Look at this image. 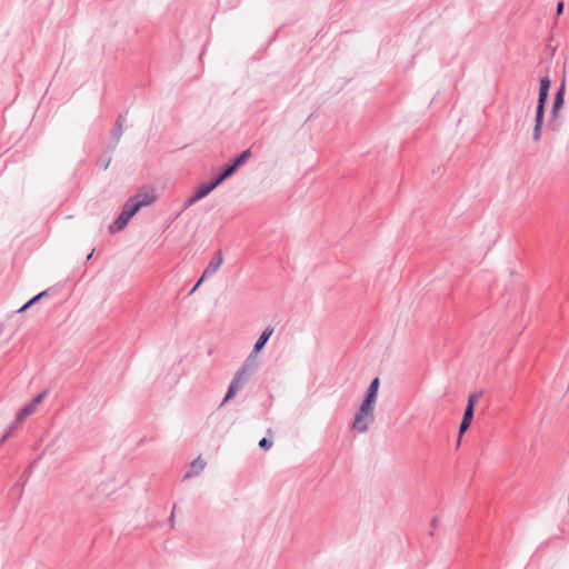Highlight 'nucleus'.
<instances>
[{"label": "nucleus", "instance_id": "obj_1", "mask_svg": "<svg viewBox=\"0 0 569 569\" xmlns=\"http://www.w3.org/2000/svg\"><path fill=\"white\" fill-rule=\"evenodd\" d=\"M156 200L152 194H137L131 197L123 206L119 217L109 226L111 233H117L126 228L130 219L143 207L151 204Z\"/></svg>", "mask_w": 569, "mask_h": 569}, {"label": "nucleus", "instance_id": "obj_2", "mask_svg": "<svg viewBox=\"0 0 569 569\" xmlns=\"http://www.w3.org/2000/svg\"><path fill=\"white\" fill-rule=\"evenodd\" d=\"M224 180H227L226 176L222 172H220L211 181L200 183L197 187L194 193L192 196H190L188 199H186V201L183 202V206H182V210L188 209L189 207L193 206L196 202L206 198L211 191H213Z\"/></svg>", "mask_w": 569, "mask_h": 569}, {"label": "nucleus", "instance_id": "obj_3", "mask_svg": "<svg viewBox=\"0 0 569 569\" xmlns=\"http://www.w3.org/2000/svg\"><path fill=\"white\" fill-rule=\"evenodd\" d=\"M375 418V402L363 399L360 409L356 413L352 428L358 432H366Z\"/></svg>", "mask_w": 569, "mask_h": 569}, {"label": "nucleus", "instance_id": "obj_4", "mask_svg": "<svg viewBox=\"0 0 569 569\" xmlns=\"http://www.w3.org/2000/svg\"><path fill=\"white\" fill-rule=\"evenodd\" d=\"M250 377L251 376L238 370L229 385L228 391L221 406L224 405L230 399H232L247 385Z\"/></svg>", "mask_w": 569, "mask_h": 569}, {"label": "nucleus", "instance_id": "obj_5", "mask_svg": "<svg viewBox=\"0 0 569 569\" xmlns=\"http://www.w3.org/2000/svg\"><path fill=\"white\" fill-rule=\"evenodd\" d=\"M548 96H549V91L539 90L538 106H537V110H536V124H535L533 134H532L535 140H538L541 136V126H542V121H543L545 108H546V103L548 101Z\"/></svg>", "mask_w": 569, "mask_h": 569}, {"label": "nucleus", "instance_id": "obj_6", "mask_svg": "<svg viewBox=\"0 0 569 569\" xmlns=\"http://www.w3.org/2000/svg\"><path fill=\"white\" fill-rule=\"evenodd\" d=\"M252 156L251 150L247 149L242 151L239 156H237L230 163H228L223 169L222 173L228 179L231 177L240 167H242Z\"/></svg>", "mask_w": 569, "mask_h": 569}, {"label": "nucleus", "instance_id": "obj_7", "mask_svg": "<svg viewBox=\"0 0 569 569\" xmlns=\"http://www.w3.org/2000/svg\"><path fill=\"white\" fill-rule=\"evenodd\" d=\"M47 395V391H42L40 392L37 397L33 398V400L31 402H29L27 406H24L18 413V420L21 421L23 419H26L28 416L32 415L38 405L42 402V400L44 399Z\"/></svg>", "mask_w": 569, "mask_h": 569}, {"label": "nucleus", "instance_id": "obj_8", "mask_svg": "<svg viewBox=\"0 0 569 569\" xmlns=\"http://www.w3.org/2000/svg\"><path fill=\"white\" fill-rule=\"evenodd\" d=\"M223 263V256H222V252L221 250H218L211 261L209 262V264L207 266V268L204 269L203 273H202V279H206L212 274H214L218 269L221 267V264Z\"/></svg>", "mask_w": 569, "mask_h": 569}, {"label": "nucleus", "instance_id": "obj_9", "mask_svg": "<svg viewBox=\"0 0 569 569\" xmlns=\"http://www.w3.org/2000/svg\"><path fill=\"white\" fill-rule=\"evenodd\" d=\"M206 465H207L206 461L201 457L196 458L191 462L189 471L186 473V476L183 478L188 479V478L196 477V476L200 475L203 471V469L206 468Z\"/></svg>", "mask_w": 569, "mask_h": 569}, {"label": "nucleus", "instance_id": "obj_10", "mask_svg": "<svg viewBox=\"0 0 569 569\" xmlns=\"http://www.w3.org/2000/svg\"><path fill=\"white\" fill-rule=\"evenodd\" d=\"M273 333V328L272 327H267L262 333L260 335V337L258 338V340L256 341L254 346H253V353H259L263 347L266 346V343L268 342L269 338L271 337V335Z\"/></svg>", "mask_w": 569, "mask_h": 569}, {"label": "nucleus", "instance_id": "obj_11", "mask_svg": "<svg viewBox=\"0 0 569 569\" xmlns=\"http://www.w3.org/2000/svg\"><path fill=\"white\" fill-rule=\"evenodd\" d=\"M257 356L251 351L239 370L251 376L258 367Z\"/></svg>", "mask_w": 569, "mask_h": 569}, {"label": "nucleus", "instance_id": "obj_12", "mask_svg": "<svg viewBox=\"0 0 569 569\" xmlns=\"http://www.w3.org/2000/svg\"><path fill=\"white\" fill-rule=\"evenodd\" d=\"M563 97H565V83L562 82L561 86L559 87V89L556 93L555 100H553L552 110H551L552 118H557V113L563 104Z\"/></svg>", "mask_w": 569, "mask_h": 569}, {"label": "nucleus", "instance_id": "obj_13", "mask_svg": "<svg viewBox=\"0 0 569 569\" xmlns=\"http://www.w3.org/2000/svg\"><path fill=\"white\" fill-rule=\"evenodd\" d=\"M379 385H380L379 378H375L371 381V383L367 390L366 397H365L366 400H370L376 403Z\"/></svg>", "mask_w": 569, "mask_h": 569}, {"label": "nucleus", "instance_id": "obj_14", "mask_svg": "<svg viewBox=\"0 0 569 569\" xmlns=\"http://www.w3.org/2000/svg\"><path fill=\"white\" fill-rule=\"evenodd\" d=\"M124 117L120 116L116 122L114 128L111 131V137L114 140H119L122 136V128H123Z\"/></svg>", "mask_w": 569, "mask_h": 569}, {"label": "nucleus", "instance_id": "obj_15", "mask_svg": "<svg viewBox=\"0 0 569 569\" xmlns=\"http://www.w3.org/2000/svg\"><path fill=\"white\" fill-rule=\"evenodd\" d=\"M550 83H551V81H550V79H549V77H548V76L542 77V78L540 79V88H539V90H541V91H549V89H550Z\"/></svg>", "mask_w": 569, "mask_h": 569}, {"label": "nucleus", "instance_id": "obj_16", "mask_svg": "<svg viewBox=\"0 0 569 569\" xmlns=\"http://www.w3.org/2000/svg\"><path fill=\"white\" fill-rule=\"evenodd\" d=\"M259 447L261 449H264V450H268L272 447V441L268 438H262L260 441H259Z\"/></svg>", "mask_w": 569, "mask_h": 569}, {"label": "nucleus", "instance_id": "obj_17", "mask_svg": "<svg viewBox=\"0 0 569 569\" xmlns=\"http://www.w3.org/2000/svg\"><path fill=\"white\" fill-rule=\"evenodd\" d=\"M473 412H475V408H472V405H467V407L465 409L463 417L472 419L473 418Z\"/></svg>", "mask_w": 569, "mask_h": 569}, {"label": "nucleus", "instance_id": "obj_18", "mask_svg": "<svg viewBox=\"0 0 569 569\" xmlns=\"http://www.w3.org/2000/svg\"><path fill=\"white\" fill-rule=\"evenodd\" d=\"M13 429V426L10 427V429L2 436L0 439V447L7 441V439L10 437L11 431Z\"/></svg>", "mask_w": 569, "mask_h": 569}, {"label": "nucleus", "instance_id": "obj_19", "mask_svg": "<svg viewBox=\"0 0 569 569\" xmlns=\"http://www.w3.org/2000/svg\"><path fill=\"white\" fill-rule=\"evenodd\" d=\"M47 291H42L40 293H38L37 296H34L33 298H31V302L36 303L38 302L40 299H42L43 297L47 296Z\"/></svg>", "mask_w": 569, "mask_h": 569}, {"label": "nucleus", "instance_id": "obj_20", "mask_svg": "<svg viewBox=\"0 0 569 569\" xmlns=\"http://www.w3.org/2000/svg\"><path fill=\"white\" fill-rule=\"evenodd\" d=\"M563 9H565V3L562 1H559L557 3V9H556L557 16H560L563 12Z\"/></svg>", "mask_w": 569, "mask_h": 569}, {"label": "nucleus", "instance_id": "obj_21", "mask_svg": "<svg viewBox=\"0 0 569 569\" xmlns=\"http://www.w3.org/2000/svg\"><path fill=\"white\" fill-rule=\"evenodd\" d=\"M479 398L478 395H471L468 399V405H472V408H475V403L477 401V399Z\"/></svg>", "mask_w": 569, "mask_h": 569}, {"label": "nucleus", "instance_id": "obj_22", "mask_svg": "<svg viewBox=\"0 0 569 569\" xmlns=\"http://www.w3.org/2000/svg\"><path fill=\"white\" fill-rule=\"evenodd\" d=\"M468 428H469V425L461 422L460 427H459V433L460 435L465 433Z\"/></svg>", "mask_w": 569, "mask_h": 569}, {"label": "nucleus", "instance_id": "obj_23", "mask_svg": "<svg viewBox=\"0 0 569 569\" xmlns=\"http://www.w3.org/2000/svg\"><path fill=\"white\" fill-rule=\"evenodd\" d=\"M204 279H202V277L199 279V281L193 286V288L191 289L190 293H193L198 288L199 286L201 284V282L203 281Z\"/></svg>", "mask_w": 569, "mask_h": 569}, {"label": "nucleus", "instance_id": "obj_24", "mask_svg": "<svg viewBox=\"0 0 569 569\" xmlns=\"http://www.w3.org/2000/svg\"><path fill=\"white\" fill-rule=\"evenodd\" d=\"M471 420H472V419H469V418H467V417H463L461 422L467 423V425H469V426H470Z\"/></svg>", "mask_w": 569, "mask_h": 569}, {"label": "nucleus", "instance_id": "obj_25", "mask_svg": "<svg viewBox=\"0 0 569 569\" xmlns=\"http://www.w3.org/2000/svg\"><path fill=\"white\" fill-rule=\"evenodd\" d=\"M28 309V307H26V303L18 310V312H23Z\"/></svg>", "mask_w": 569, "mask_h": 569}, {"label": "nucleus", "instance_id": "obj_26", "mask_svg": "<svg viewBox=\"0 0 569 569\" xmlns=\"http://www.w3.org/2000/svg\"><path fill=\"white\" fill-rule=\"evenodd\" d=\"M99 166H100L101 168H103V169H107V168H108V166H109V161H108V162H106V163H100Z\"/></svg>", "mask_w": 569, "mask_h": 569}, {"label": "nucleus", "instance_id": "obj_27", "mask_svg": "<svg viewBox=\"0 0 569 569\" xmlns=\"http://www.w3.org/2000/svg\"><path fill=\"white\" fill-rule=\"evenodd\" d=\"M437 522H438V519H437V518H433V519H432V528H436V527H437Z\"/></svg>", "mask_w": 569, "mask_h": 569}, {"label": "nucleus", "instance_id": "obj_28", "mask_svg": "<svg viewBox=\"0 0 569 569\" xmlns=\"http://www.w3.org/2000/svg\"><path fill=\"white\" fill-rule=\"evenodd\" d=\"M32 305H34V303L31 302V299L28 302H26V307H28V308H30Z\"/></svg>", "mask_w": 569, "mask_h": 569}, {"label": "nucleus", "instance_id": "obj_29", "mask_svg": "<svg viewBox=\"0 0 569 569\" xmlns=\"http://www.w3.org/2000/svg\"><path fill=\"white\" fill-rule=\"evenodd\" d=\"M93 254V250L91 251V253L88 254V259H90Z\"/></svg>", "mask_w": 569, "mask_h": 569}]
</instances>
